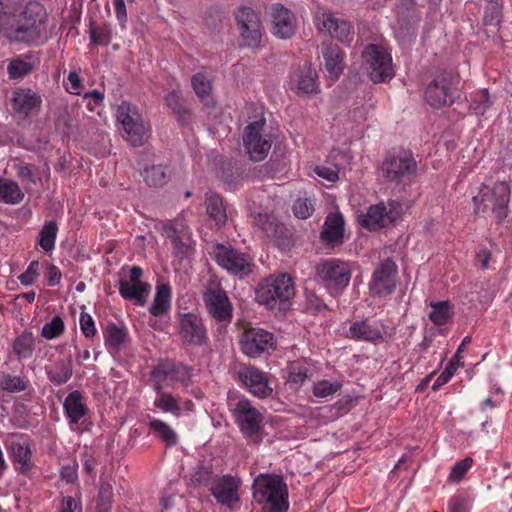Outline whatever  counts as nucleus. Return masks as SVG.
<instances>
[{"label":"nucleus","instance_id":"obj_29","mask_svg":"<svg viewBox=\"0 0 512 512\" xmlns=\"http://www.w3.org/2000/svg\"><path fill=\"white\" fill-rule=\"evenodd\" d=\"M63 408L70 426L77 425L81 418L88 412L84 403L82 394L78 391H72L64 400Z\"/></svg>","mask_w":512,"mask_h":512},{"label":"nucleus","instance_id":"obj_3","mask_svg":"<svg viewBox=\"0 0 512 512\" xmlns=\"http://www.w3.org/2000/svg\"><path fill=\"white\" fill-rule=\"evenodd\" d=\"M417 174V163L413 154L407 150L390 152L380 168V175L387 183L395 186L410 185Z\"/></svg>","mask_w":512,"mask_h":512},{"label":"nucleus","instance_id":"obj_41","mask_svg":"<svg viewBox=\"0 0 512 512\" xmlns=\"http://www.w3.org/2000/svg\"><path fill=\"white\" fill-rule=\"evenodd\" d=\"M113 487L111 482L101 477L96 503V512H111L113 503Z\"/></svg>","mask_w":512,"mask_h":512},{"label":"nucleus","instance_id":"obj_2","mask_svg":"<svg viewBox=\"0 0 512 512\" xmlns=\"http://www.w3.org/2000/svg\"><path fill=\"white\" fill-rule=\"evenodd\" d=\"M253 498L265 512H287L288 488L280 476L260 474L253 482Z\"/></svg>","mask_w":512,"mask_h":512},{"label":"nucleus","instance_id":"obj_52","mask_svg":"<svg viewBox=\"0 0 512 512\" xmlns=\"http://www.w3.org/2000/svg\"><path fill=\"white\" fill-rule=\"evenodd\" d=\"M217 477V474H214L212 469L206 466H199L192 474L191 482L197 485H202L208 487L211 486V482Z\"/></svg>","mask_w":512,"mask_h":512},{"label":"nucleus","instance_id":"obj_13","mask_svg":"<svg viewBox=\"0 0 512 512\" xmlns=\"http://www.w3.org/2000/svg\"><path fill=\"white\" fill-rule=\"evenodd\" d=\"M235 19L242 44L257 47L262 38V26L259 15L250 7L242 6L235 13Z\"/></svg>","mask_w":512,"mask_h":512},{"label":"nucleus","instance_id":"obj_12","mask_svg":"<svg viewBox=\"0 0 512 512\" xmlns=\"http://www.w3.org/2000/svg\"><path fill=\"white\" fill-rule=\"evenodd\" d=\"M216 262L228 273L243 279L252 273V258L237 249L219 245L216 251Z\"/></svg>","mask_w":512,"mask_h":512},{"label":"nucleus","instance_id":"obj_18","mask_svg":"<svg viewBox=\"0 0 512 512\" xmlns=\"http://www.w3.org/2000/svg\"><path fill=\"white\" fill-rule=\"evenodd\" d=\"M397 265L391 259H385L375 269L369 283L370 292L377 296L390 295L396 286Z\"/></svg>","mask_w":512,"mask_h":512},{"label":"nucleus","instance_id":"obj_10","mask_svg":"<svg viewBox=\"0 0 512 512\" xmlns=\"http://www.w3.org/2000/svg\"><path fill=\"white\" fill-rule=\"evenodd\" d=\"M401 204L396 200H388L371 205L367 212L358 216V221L363 228L377 231L393 224L401 214Z\"/></svg>","mask_w":512,"mask_h":512},{"label":"nucleus","instance_id":"obj_9","mask_svg":"<svg viewBox=\"0 0 512 512\" xmlns=\"http://www.w3.org/2000/svg\"><path fill=\"white\" fill-rule=\"evenodd\" d=\"M255 111L258 113L257 119L246 126L243 144L251 160L262 161L271 149V140L262 134L265 125L262 108H255Z\"/></svg>","mask_w":512,"mask_h":512},{"label":"nucleus","instance_id":"obj_38","mask_svg":"<svg viewBox=\"0 0 512 512\" xmlns=\"http://www.w3.org/2000/svg\"><path fill=\"white\" fill-rule=\"evenodd\" d=\"M30 382L26 377L12 375L3 372L0 374V389L8 393H20L29 387Z\"/></svg>","mask_w":512,"mask_h":512},{"label":"nucleus","instance_id":"obj_25","mask_svg":"<svg viewBox=\"0 0 512 512\" xmlns=\"http://www.w3.org/2000/svg\"><path fill=\"white\" fill-rule=\"evenodd\" d=\"M11 102L12 108L17 114L27 117L34 110L40 108L42 99L37 92L29 88H19L13 92Z\"/></svg>","mask_w":512,"mask_h":512},{"label":"nucleus","instance_id":"obj_60","mask_svg":"<svg viewBox=\"0 0 512 512\" xmlns=\"http://www.w3.org/2000/svg\"><path fill=\"white\" fill-rule=\"evenodd\" d=\"M80 329L86 338H92L96 335L97 329L90 314L81 312L79 319Z\"/></svg>","mask_w":512,"mask_h":512},{"label":"nucleus","instance_id":"obj_27","mask_svg":"<svg viewBox=\"0 0 512 512\" xmlns=\"http://www.w3.org/2000/svg\"><path fill=\"white\" fill-rule=\"evenodd\" d=\"M321 54L324 58L325 69L331 80H336L343 71V53L337 45L323 43Z\"/></svg>","mask_w":512,"mask_h":512},{"label":"nucleus","instance_id":"obj_39","mask_svg":"<svg viewBox=\"0 0 512 512\" xmlns=\"http://www.w3.org/2000/svg\"><path fill=\"white\" fill-rule=\"evenodd\" d=\"M149 428L160 438L167 446L177 444L178 437L176 432L164 421L156 418H150L148 422Z\"/></svg>","mask_w":512,"mask_h":512},{"label":"nucleus","instance_id":"obj_59","mask_svg":"<svg viewBox=\"0 0 512 512\" xmlns=\"http://www.w3.org/2000/svg\"><path fill=\"white\" fill-rule=\"evenodd\" d=\"M471 502L463 495H455L448 502L449 512H470Z\"/></svg>","mask_w":512,"mask_h":512},{"label":"nucleus","instance_id":"obj_28","mask_svg":"<svg viewBox=\"0 0 512 512\" xmlns=\"http://www.w3.org/2000/svg\"><path fill=\"white\" fill-rule=\"evenodd\" d=\"M344 238V220L341 214L331 213L327 216L321 239L326 244H340Z\"/></svg>","mask_w":512,"mask_h":512},{"label":"nucleus","instance_id":"obj_5","mask_svg":"<svg viewBox=\"0 0 512 512\" xmlns=\"http://www.w3.org/2000/svg\"><path fill=\"white\" fill-rule=\"evenodd\" d=\"M295 295L292 278L287 274L270 276L263 280L256 289V300L259 304L273 308L277 302L285 304Z\"/></svg>","mask_w":512,"mask_h":512},{"label":"nucleus","instance_id":"obj_16","mask_svg":"<svg viewBox=\"0 0 512 512\" xmlns=\"http://www.w3.org/2000/svg\"><path fill=\"white\" fill-rule=\"evenodd\" d=\"M315 23L320 32L327 33L346 45H349L353 40L350 22L337 18L331 12L318 11L315 15Z\"/></svg>","mask_w":512,"mask_h":512},{"label":"nucleus","instance_id":"obj_24","mask_svg":"<svg viewBox=\"0 0 512 512\" xmlns=\"http://www.w3.org/2000/svg\"><path fill=\"white\" fill-rule=\"evenodd\" d=\"M450 85V80L446 75L437 76L426 88L425 98L427 103L435 108L451 104L453 99Z\"/></svg>","mask_w":512,"mask_h":512},{"label":"nucleus","instance_id":"obj_30","mask_svg":"<svg viewBox=\"0 0 512 512\" xmlns=\"http://www.w3.org/2000/svg\"><path fill=\"white\" fill-rule=\"evenodd\" d=\"M206 213L209 218L215 222L217 226H223L227 222V211L223 202V198L213 192L208 191L205 194Z\"/></svg>","mask_w":512,"mask_h":512},{"label":"nucleus","instance_id":"obj_4","mask_svg":"<svg viewBox=\"0 0 512 512\" xmlns=\"http://www.w3.org/2000/svg\"><path fill=\"white\" fill-rule=\"evenodd\" d=\"M510 187L505 182L495 183L492 188L483 186L473 197L476 214H484L491 210L497 220L501 221L508 215Z\"/></svg>","mask_w":512,"mask_h":512},{"label":"nucleus","instance_id":"obj_61","mask_svg":"<svg viewBox=\"0 0 512 512\" xmlns=\"http://www.w3.org/2000/svg\"><path fill=\"white\" fill-rule=\"evenodd\" d=\"M307 379V369L298 364H292L289 370L288 382L302 384Z\"/></svg>","mask_w":512,"mask_h":512},{"label":"nucleus","instance_id":"obj_22","mask_svg":"<svg viewBox=\"0 0 512 512\" xmlns=\"http://www.w3.org/2000/svg\"><path fill=\"white\" fill-rule=\"evenodd\" d=\"M239 378L248 390L258 398H266L272 394L267 375L254 366H243L239 370Z\"/></svg>","mask_w":512,"mask_h":512},{"label":"nucleus","instance_id":"obj_34","mask_svg":"<svg viewBox=\"0 0 512 512\" xmlns=\"http://www.w3.org/2000/svg\"><path fill=\"white\" fill-rule=\"evenodd\" d=\"M192 87L195 94L206 108H212L215 105L214 99L211 96V82L207 76L202 73H196L191 79Z\"/></svg>","mask_w":512,"mask_h":512},{"label":"nucleus","instance_id":"obj_63","mask_svg":"<svg viewBox=\"0 0 512 512\" xmlns=\"http://www.w3.org/2000/svg\"><path fill=\"white\" fill-rule=\"evenodd\" d=\"M501 13L497 4H489L485 11V23L489 25L497 24L500 22Z\"/></svg>","mask_w":512,"mask_h":512},{"label":"nucleus","instance_id":"obj_35","mask_svg":"<svg viewBox=\"0 0 512 512\" xmlns=\"http://www.w3.org/2000/svg\"><path fill=\"white\" fill-rule=\"evenodd\" d=\"M171 307V287L168 284L157 286L154 301L149 308L153 316H162L166 314Z\"/></svg>","mask_w":512,"mask_h":512},{"label":"nucleus","instance_id":"obj_43","mask_svg":"<svg viewBox=\"0 0 512 512\" xmlns=\"http://www.w3.org/2000/svg\"><path fill=\"white\" fill-rule=\"evenodd\" d=\"M127 338V330L114 323L107 325L104 331L105 345L111 349L119 350Z\"/></svg>","mask_w":512,"mask_h":512},{"label":"nucleus","instance_id":"obj_62","mask_svg":"<svg viewBox=\"0 0 512 512\" xmlns=\"http://www.w3.org/2000/svg\"><path fill=\"white\" fill-rule=\"evenodd\" d=\"M314 173L329 182H336L339 179L338 170L333 167L316 166Z\"/></svg>","mask_w":512,"mask_h":512},{"label":"nucleus","instance_id":"obj_55","mask_svg":"<svg viewBox=\"0 0 512 512\" xmlns=\"http://www.w3.org/2000/svg\"><path fill=\"white\" fill-rule=\"evenodd\" d=\"M221 179L229 189H236L243 180V172L239 168H227L223 170Z\"/></svg>","mask_w":512,"mask_h":512},{"label":"nucleus","instance_id":"obj_45","mask_svg":"<svg viewBox=\"0 0 512 512\" xmlns=\"http://www.w3.org/2000/svg\"><path fill=\"white\" fill-rule=\"evenodd\" d=\"M32 453L28 446L16 445L13 447L15 468L21 473H27L32 467Z\"/></svg>","mask_w":512,"mask_h":512},{"label":"nucleus","instance_id":"obj_6","mask_svg":"<svg viewBox=\"0 0 512 512\" xmlns=\"http://www.w3.org/2000/svg\"><path fill=\"white\" fill-rule=\"evenodd\" d=\"M229 406L243 436L249 441H256L264 420L262 412L246 398L231 401Z\"/></svg>","mask_w":512,"mask_h":512},{"label":"nucleus","instance_id":"obj_21","mask_svg":"<svg viewBox=\"0 0 512 512\" xmlns=\"http://www.w3.org/2000/svg\"><path fill=\"white\" fill-rule=\"evenodd\" d=\"M143 270L139 266L130 269L129 280L119 281V293L124 299H133L138 304L144 305L149 293L150 285L141 281Z\"/></svg>","mask_w":512,"mask_h":512},{"label":"nucleus","instance_id":"obj_44","mask_svg":"<svg viewBox=\"0 0 512 512\" xmlns=\"http://www.w3.org/2000/svg\"><path fill=\"white\" fill-rule=\"evenodd\" d=\"M142 176L147 185L152 187H161L168 181L167 168L162 165H152L149 168H145L142 172Z\"/></svg>","mask_w":512,"mask_h":512},{"label":"nucleus","instance_id":"obj_11","mask_svg":"<svg viewBox=\"0 0 512 512\" xmlns=\"http://www.w3.org/2000/svg\"><path fill=\"white\" fill-rule=\"evenodd\" d=\"M316 272L331 293H341L350 283L351 268L345 261L328 259L320 263Z\"/></svg>","mask_w":512,"mask_h":512},{"label":"nucleus","instance_id":"obj_57","mask_svg":"<svg viewBox=\"0 0 512 512\" xmlns=\"http://www.w3.org/2000/svg\"><path fill=\"white\" fill-rule=\"evenodd\" d=\"M491 104V98L485 89L476 92L472 98V107L477 113H484Z\"/></svg>","mask_w":512,"mask_h":512},{"label":"nucleus","instance_id":"obj_53","mask_svg":"<svg viewBox=\"0 0 512 512\" xmlns=\"http://www.w3.org/2000/svg\"><path fill=\"white\" fill-rule=\"evenodd\" d=\"M342 385L339 382H329L322 380L315 383L313 387V394L318 398H326L335 394L341 389Z\"/></svg>","mask_w":512,"mask_h":512},{"label":"nucleus","instance_id":"obj_64","mask_svg":"<svg viewBox=\"0 0 512 512\" xmlns=\"http://www.w3.org/2000/svg\"><path fill=\"white\" fill-rule=\"evenodd\" d=\"M81 510V503L77 502L73 497H63L60 512H75Z\"/></svg>","mask_w":512,"mask_h":512},{"label":"nucleus","instance_id":"obj_37","mask_svg":"<svg viewBox=\"0 0 512 512\" xmlns=\"http://www.w3.org/2000/svg\"><path fill=\"white\" fill-rule=\"evenodd\" d=\"M34 348L35 337L30 331H24L13 342V351L19 360L30 358Z\"/></svg>","mask_w":512,"mask_h":512},{"label":"nucleus","instance_id":"obj_26","mask_svg":"<svg viewBox=\"0 0 512 512\" xmlns=\"http://www.w3.org/2000/svg\"><path fill=\"white\" fill-rule=\"evenodd\" d=\"M168 237L173 244L176 257L183 260L191 256L193 240L192 234L187 227L183 224H176L171 228Z\"/></svg>","mask_w":512,"mask_h":512},{"label":"nucleus","instance_id":"obj_50","mask_svg":"<svg viewBox=\"0 0 512 512\" xmlns=\"http://www.w3.org/2000/svg\"><path fill=\"white\" fill-rule=\"evenodd\" d=\"M292 209L295 217L298 219L309 218L315 210L313 201L307 197L297 198Z\"/></svg>","mask_w":512,"mask_h":512},{"label":"nucleus","instance_id":"obj_40","mask_svg":"<svg viewBox=\"0 0 512 512\" xmlns=\"http://www.w3.org/2000/svg\"><path fill=\"white\" fill-rule=\"evenodd\" d=\"M166 105L172 110V112L177 116L178 121L182 124H187L191 120V112L189 109L185 107L183 104V100L181 95L172 91L165 97Z\"/></svg>","mask_w":512,"mask_h":512},{"label":"nucleus","instance_id":"obj_32","mask_svg":"<svg viewBox=\"0 0 512 512\" xmlns=\"http://www.w3.org/2000/svg\"><path fill=\"white\" fill-rule=\"evenodd\" d=\"M349 335L352 339L369 342L382 339L381 331L368 320L353 322L349 327Z\"/></svg>","mask_w":512,"mask_h":512},{"label":"nucleus","instance_id":"obj_54","mask_svg":"<svg viewBox=\"0 0 512 512\" xmlns=\"http://www.w3.org/2000/svg\"><path fill=\"white\" fill-rule=\"evenodd\" d=\"M473 459L466 457L454 464L449 474V481L458 483L462 480L466 472L471 468Z\"/></svg>","mask_w":512,"mask_h":512},{"label":"nucleus","instance_id":"obj_15","mask_svg":"<svg viewBox=\"0 0 512 512\" xmlns=\"http://www.w3.org/2000/svg\"><path fill=\"white\" fill-rule=\"evenodd\" d=\"M203 301L209 315L216 321L229 323L232 320V304L222 288L218 286L206 288Z\"/></svg>","mask_w":512,"mask_h":512},{"label":"nucleus","instance_id":"obj_46","mask_svg":"<svg viewBox=\"0 0 512 512\" xmlns=\"http://www.w3.org/2000/svg\"><path fill=\"white\" fill-rule=\"evenodd\" d=\"M452 317L451 305L448 301L432 302L430 320L436 325H444Z\"/></svg>","mask_w":512,"mask_h":512},{"label":"nucleus","instance_id":"obj_56","mask_svg":"<svg viewBox=\"0 0 512 512\" xmlns=\"http://www.w3.org/2000/svg\"><path fill=\"white\" fill-rule=\"evenodd\" d=\"M56 128L64 134H68L74 126V117L68 109L59 111L55 121Z\"/></svg>","mask_w":512,"mask_h":512},{"label":"nucleus","instance_id":"obj_48","mask_svg":"<svg viewBox=\"0 0 512 512\" xmlns=\"http://www.w3.org/2000/svg\"><path fill=\"white\" fill-rule=\"evenodd\" d=\"M254 224L260 227L269 237H274L280 228L274 217L267 213H258L253 220Z\"/></svg>","mask_w":512,"mask_h":512},{"label":"nucleus","instance_id":"obj_51","mask_svg":"<svg viewBox=\"0 0 512 512\" xmlns=\"http://www.w3.org/2000/svg\"><path fill=\"white\" fill-rule=\"evenodd\" d=\"M32 65L30 62L15 59L12 60L8 65V74L11 79H20L28 75L32 71Z\"/></svg>","mask_w":512,"mask_h":512},{"label":"nucleus","instance_id":"obj_49","mask_svg":"<svg viewBox=\"0 0 512 512\" xmlns=\"http://www.w3.org/2000/svg\"><path fill=\"white\" fill-rule=\"evenodd\" d=\"M65 329L64 321L60 316H54L50 322L45 323L41 330V336L47 340L59 337Z\"/></svg>","mask_w":512,"mask_h":512},{"label":"nucleus","instance_id":"obj_42","mask_svg":"<svg viewBox=\"0 0 512 512\" xmlns=\"http://www.w3.org/2000/svg\"><path fill=\"white\" fill-rule=\"evenodd\" d=\"M58 233V225L54 220L46 221L42 226L38 244L45 252H51L55 247V241Z\"/></svg>","mask_w":512,"mask_h":512},{"label":"nucleus","instance_id":"obj_31","mask_svg":"<svg viewBox=\"0 0 512 512\" xmlns=\"http://www.w3.org/2000/svg\"><path fill=\"white\" fill-rule=\"evenodd\" d=\"M471 342V337L466 336L461 344L459 345L456 353L451 358L445 369L441 372V374L438 376V378L435 380L434 384L432 385V389L434 391H437L442 385L446 384L451 377L454 375L455 371L460 367L463 366V362L460 361L461 356L460 354L464 351L465 346Z\"/></svg>","mask_w":512,"mask_h":512},{"label":"nucleus","instance_id":"obj_58","mask_svg":"<svg viewBox=\"0 0 512 512\" xmlns=\"http://www.w3.org/2000/svg\"><path fill=\"white\" fill-rule=\"evenodd\" d=\"M38 269H39V262L36 260L31 261L29 266L27 267L26 271L23 272L18 277L20 283L25 286L33 285L39 276Z\"/></svg>","mask_w":512,"mask_h":512},{"label":"nucleus","instance_id":"obj_20","mask_svg":"<svg viewBox=\"0 0 512 512\" xmlns=\"http://www.w3.org/2000/svg\"><path fill=\"white\" fill-rule=\"evenodd\" d=\"M318 75L310 64L304 63L294 69L290 75L289 89L303 96L316 93L319 90Z\"/></svg>","mask_w":512,"mask_h":512},{"label":"nucleus","instance_id":"obj_33","mask_svg":"<svg viewBox=\"0 0 512 512\" xmlns=\"http://www.w3.org/2000/svg\"><path fill=\"white\" fill-rule=\"evenodd\" d=\"M46 373L51 383L56 386L63 385L72 377V362L70 359H59L51 367H46Z\"/></svg>","mask_w":512,"mask_h":512},{"label":"nucleus","instance_id":"obj_19","mask_svg":"<svg viewBox=\"0 0 512 512\" xmlns=\"http://www.w3.org/2000/svg\"><path fill=\"white\" fill-rule=\"evenodd\" d=\"M180 335L187 346H202L207 344V329L203 319L193 313L182 315L180 319Z\"/></svg>","mask_w":512,"mask_h":512},{"label":"nucleus","instance_id":"obj_14","mask_svg":"<svg viewBox=\"0 0 512 512\" xmlns=\"http://www.w3.org/2000/svg\"><path fill=\"white\" fill-rule=\"evenodd\" d=\"M240 486L241 481L236 476L230 474L217 475L214 481L211 482L209 491L218 504L232 508L240 501Z\"/></svg>","mask_w":512,"mask_h":512},{"label":"nucleus","instance_id":"obj_1","mask_svg":"<svg viewBox=\"0 0 512 512\" xmlns=\"http://www.w3.org/2000/svg\"><path fill=\"white\" fill-rule=\"evenodd\" d=\"M48 18L44 6L20 0H0V31L10 40L43 44L49 38Z\"/></svg>","mask_w":512,"mask_h":512},{"label":"nucleus","instance_id":"obj_47","mask_svg":"<svg viewBox=\"0 0 512 512\" xmlns=\"http://www.w3.org/2000/svg\"><path fill=\"white\" fill-rule=\"evenodd\" d=\"M153 405L160 409L162 412L171 413L176 417L181 415V407L177 399L169 393L157 396L153 402Z\"/></svg>","mask_w":512,"mask_h":512},{"label":"nucleus","instance_id":"obj_36","mask_svg":"<svg viewBox=\"0 0 512 512\" xmlns=\"http://www.w3.org/2000/svg\"><path fill=\"white\" fill-rule=\"evenodd\" d=\"M23 198L24 193L16 182L0 176V202L15 205L19 204Z\"/></svg>","mask_w":512,"mask_h":512},{"label":"nucleus","instance_id":"obj_8","mask_svg":"<svg viewBox=\"0 0 512 512\" xmlns=\"http://www.w3.org/2000/svg\"><path fill=\"white\" fill-rule=\"evenodd\" d=\"M116 115L126 132V140L132 146L143 145L148 138L149 127L137 108L124 101L118 106Z\"/></svg>","mask_w":512,"mask_h":512},{"label":"nucleus","instance_id":"obj_7","mask_svg":"<svg viewBox=\"0 0 512 512\" xmlns=\"http://www.w3.org/2000/svg\"><path fill=\"white\" fill-rule=\"evenodd\" d=\"M363 67L374 83L391 80L394 77L391 54L382 46L367 45L363 52Z\"/></svg>","mask_w":512,"mask_h":512},{"label":"nucleus","instance_id":"obj_17","mask_svg":"<svg viewBox=\"0 0 512 512\" xmlns=\"http://www.w3.org/2000/svg\"><path fill=\"white\" fill-rule=\"evenodd\" d=\"M240 345L245 355L256 358L263 353L274 350L276 341L272 333L263 329L253 328L243 333Z\"/></svg>","mask_w":512,"mask_h":512},{"label":"nucleus","instance_id":"obj_23","mask_svg":"<svg viewBox=\"0 0 512 512\" xmlns=\"http://www.w3.org/2000/svg\"><path fill=\"white\" fill-rule=\"evenodd\" d=\"M272 32L280 39L291 38L296 30V19L291 11L281 4L271 7Z\"/></svg>","mask_w":512,"mask_h":512}]
</instances>
